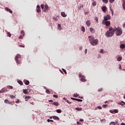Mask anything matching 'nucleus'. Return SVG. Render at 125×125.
I'll use <instances>...</instances> for the list:
<instances>
[{"label":"nucleus","instance_id":"obj_1","mask_svg":"<svg viewBox=\"0 0 125 125\" xmlns=\"http://www.w3.org/2000/svg\"><path fill=\"white\" fill-rule=\"evenodd\" d=\"M114 34H115V31L113 27H109L108 30L105 33V36L106 38H110L111 37H113V36H114Z\"/></svg>","mask_w":125,"mask_h":125},{"label":"nucleus","instance_id":"obj_2","mask_svg":"<svg viewBox=\"0 0 125 125\" xmlns=\"http://www.w3.org/2000/svg\"><path fill=\"white\" fill-rule=\"evenodd\" d=\"M88 39L91 44L94 46L97 45V44H98V42H99L98 40L95 39L94 37L92 36H89Z\"/></svg>","mask_w":125,"mask_h":125},{"label":"nucleus","instance_id":"obj_3","mask_svg":"<svg viewBox=\"0 0 125 125\" xmlns=\"http://www.w3.org/2000/svg\"><path fill=\"white\" fill-rule=\"evenodd\" d=\"M113 30H114V32H115V34L116 36H121L122 34H123V30H122V28L120 27L117 28L115 27Z\"/></svg>","mask_w":125,"mask_h":125},{"label":"nucleus","instance_id":"obj_4","mask_svg":"<svg viewBox=\"0 0 125 125\" xmlns=\"http://www.w3.org/2000/svg\"><path fill=\"white\" fill-rule=\"evenodd\" d=\"M19 59H21V55L19 54H18L15 58V60L17 64H22V62L19 61Z\"/></svg>","mask_w":125,"mask_h":125},{"label":"nucleus","instance_id":"obj_5","mask_svg":"<svg viewBox=\"0 0 125 125\" xmlns=\"http://www.w3.org/2000/svg\"><path fill=\"white\" fill-rule=\"evenodd\" d=\"M102 24L103 25H106V26H110V24H111V23L109 21H103Z\"/></svg>","mask_w":125,"mask_h":125},{"label":"nucleus","instance_id":"obj_6","mask_svg":"<svg viewBox=\"0 0 125 125\" xmlns=\"http://www.w3.org/2000/svg\"><path fill=\"white\" fill-rule=\"evenodd\" d=\"M111 19V16L110 15H107L104 17V20L103 21H108V20H110Z\"/></svg>","mask_w":125,"mask_h":125},{"label":"nucleus","instance_id":"obj_7","mask_svg":"<svg viewBox=\"0 0 125 125\" xmlns=\"http://www.w3.org/2000/svg\"><path fill=\"white\" fill-rule=\"evenodd\" d=\"M48 10H49V8L48 7V5H45L44 6V12H46V11H48Z\"/></svg>","mask_w":125,"mask_h":125},{"label":"nucleus","instance_id":"obj_8","mask_svg":"<svg viewBox=\"0 0 125 125\" xmlns=\"http://www.w3.org/2000/svg\"><path fill=\"white\" fill-rule=\"evenodd\" d=\"M41 6H40V5H37V12L39 13V12H41Z\"/></svg>","mask_w":125,"mask_h":125},{"label":"nucleus","instance_id":"obj_9","mask_svg":"<svg viewBox=\"0 0 125 125\" xmlns=\"http://www.w3.org/2000/svg\"><path fill=\"white\" fill-rule=\"evenodd\" d=\"M5 10H6V11H8V12H10V13L12 14L13 13L12 10H11L10 9L7 7L5 8Z\"/></svg>","mask_w":125,"mask_h":125},{"label":"nucleus","instance_id":"obj_10","mask_svg":"<svg viewBox=\"0 0 125 125\" xmlns=\"http://www.w3.org/2000/svg\"><path fill=\"white\" fill-rule=\"evenodd\" d=\"M4 103L8 104H12V102H9L8 100L5 99L4 100Z\"/></svg>","mask_w":125,"mask_h":125},{"label":"nucleus","instance_id":"obj_11","mask_svg":"<svg viewBox=\"0 0 125 125\" xmlns=\"http://www.w3.org/2000/svg\"><path fill=\"white\" fill-rule=\"evenodd\" d=\"M86 24L87 27H89V26H90V25L91 24V22H90V21L88 20L86 21Z\"/></svg>","mask_w":125,"mask_h":125},{"label":"nucleus","instance_id":"obj_12","mask_svg":"<svg viewBox=\"0 0 125 125\" xmlns=\"http://www.w3.org/2000/svg\"><path fill=\"white\" fill-rule=\"evenodd\" d=\"M107 9V7L106 6H103L102 10L103 11V12H106V10Z\"/></svg>","mask_w":125,"mask_h":125},{"label":"nucleus","instance_id":"obj_13","mask_svg":"<svg viewBox=\"0 0 125 125\" xmlns=\"http://www.w3.org/2000/svg\"><path fill=\"white\" fill-rule=\"evenodd\" d=\"M23 82L25 84H26V85H29V84H30V82L28 80L23 81Z\"/></svg>","mask_w":125,"mask_h":125},{"label":"nucleus","instance_id":"obj_14","mask_svg":"<svg viewBox=\"0 0 125 125\" xmlns=\"http://www.w3.org/2000/svg\"><path fill=\"white\" fill-rule=\"evenodd\" d=\"M51 104H53L55 106H59V103L58 102H54L53 104L51 103Z\"/></svg>","mask_w":125,"mask_h":125},{"label":"nucleus","instance_id":"obj_15","mask_svg":"<svg viewBox=\"0 0 125 125\" xmlns=\"http://www.w3.org/2000/svg\"><path fill=\"white\" fill-rule=\"evenodd\" d=\"M61 15L62 16V17H67V15L65 13V12H62L61 13Z\"/></svg>","mask_w":125,"mask_h":125},{"label":"nucleus","instance_id":"obj_16","mask_svg":"<svg viewBox=\"0 0 125 125\" xmlns=\"http://www.w3.org/2000/svg\"><path fill=\"white\" fill-rule=\"evenodd\" d=\"M25 101H28L29 99H31V96H26L25 97Z\"/></svg>","mask_w":125,"mask_h":125},{"label":"nucleus","instance_id":"obj_17","mask_svg":"<svg viewBox=\"0 0 125 125\" xmlns=\"http://www.w3.org/2000/svg\"><path fill=\"white\" fill-rule=\"evenodd\" d=\"M17 83L21 85H23V82L21 81V80H18Z\"/></svg>","mask_w":125,"mask_h":125},{"label":"nucleus","instance_id":"obj_18","mask_svg":"<svg viewBox=\"0 0 125 125\" xmlns=\"http://www.w3.org/2000/svg\"><path fill=\"white\" fill-rule=\"evenodd\" d=\"M53 119H54V120H57L58 121L60 120L59 117L56 116H53Z\"/></svg>","mask_w":125,"mask_h":125},{"label":"nucleus","instance_id":"obj_19","mask_svg":"<svg viewBox=\"0 0 125 125\" xmlns=\"http://www.w3.org/2000/svg\"><path fill=\"white\" fill-rule=\"evenodd\" d=\"M90 31L92 34V33H94V32H95V30H94V29H93L92 27H91V28H90Z\"/></svg>","mask_w":125,"mask_h":125},{"label":"nucleus","instance_id":"obj_20","mask_svg":"<svg viewBox=\"0 0 125 125\" xmlns=\"http://www.w3.org/2000/svg\"><path fill=\"white\" fill-rule=\"evenodd\" d=\"M57 113H58V114H61V113L62 112V110H61V109H57L56 110Z\"/></svg>","mask_w":125,"mask_h":125},{"label":"nucleus","instance_id":"obj_21","mask_svg":"<svg viewBox=\"0 0 125 125\" xmlns=\"http://www.w3.org/2000/svg\"><path fill=\"white\" fill-rule=\"evenodd\" d=\"M125 48V44H122L121 45H120V48H122L123 49H124V48Z\"/></svg>","mask_w":125,"mask_h":125},{"label":"nucleus","instance_id":"obj_22","mask_svg":"<svg viewBox=\"0 0 125 125\" xmlns=\"http://www.w3.org/2000/svg\"><path fill=\"white\" fill-rule=\"evenodd\" d=\"M75 110H76V111H82V110H83V108L76 107L75 108Z\"/></svg>","mask_w":125,"mask_h":125},{"label":"nucleus","instance_id":"obj_23","mask_svg":"<svg viewBox=\"0 0 125 125\" xmlns=\"http://www.w3.org/2000/svg\"><path fill=\"white\" fill-rule=\"evenodd\" d=\"M23 92L25 94H28V90H27L26 89L23 90Z\"/></svg>","mask_w":125,"mask_h":125},{"label":"nucleus","instance_id":"obj_24","mask_svg":"<svg viewBox=\"0 0 125 125\" xmlns=\"http://www.w3.org/2000/svg\"><path fill=\"white\" fill-rule=\"evenodd\" d=\"M81 30L82 31V32H85V28H84V27H81Z\"/></svg>","mask_w":125,"mask_h":125},{"label":"nucleus","instance_id":"obj_25","mask_svg":"<svg viewBox=\"0 0 125 125\" xmlns=\"http://www.w3.org/2000/svg\"><path fill=\"white\" fill-rule=\"evenodd\" d=\"M45 92L47 94H50V91H49V90H48L47 89H46Z\"/></svg>","mask_w":125,"mask_h":125},{"label":"nucleus","instance_id":"obj_26","mask_svg":"<svg viewBox=\"0 0 125 125\" xmlns=\"http://www.w3.org/2000/svg\"><path fill=\"white\" fill-rule=\"evenodd\" d=\"M123 59V58H122V57H119L117 58V61H122V60Z\"/></svg>","mask_w":125,"mask_h":125},{"label":"nucleus","instance_id":"obj_27","mask_svg":"<svg viewBox=\"0 0 125 125\" xmlns=\"http://www.w3.org/2000/svg\"><path fill=\"white\" fill-rule=\"evenodd\" d=\"M81 82H86V80H85V79L83 78V77H82V78L81 79Z\"/></svg>","mask_w":125,"mask_h":125},{"label":"nucleus","instance_id":"obj_28","mask_svg":"<svg viewBox=\"0 0 125 125\" xmlns=\"http://www.w3.org/2000/svg\"><path fill=\"white\" fill-rule=\"evenodd\" d=\"M95 20L96 23H99V22H98V18H97V17H96L95 18Z\"/></svg>","mask_w":125,"mask_h":125},{"label":"nucleus","instance_id":"obj_29","mask_svg":"<svg viewBox=\"0 0 125 125\" xmlns=\"http://www.w3.org/2000/svg\"><path fill=\"white\" fill-rule=\"evenodd\" d=\"M21 35H23V36H25V32H24L23 30H21Z\"/></svg>","mask_w":125,"mask_h":125},{"label":"nucleus","instance_id":"obj_30","mask_svg":"<svg viewBox=\"0 0 125 125\" xmlns=\"http://www.w3.org/2000/svg\"><path fill=\"white\" fill-rule=\"evenodd\" d=\"M102 1L104 2V3H108V0H102Z\"/></svg>","mask_w":125,"mask_h":125},{"label":"nucleus","instance_id":"obj_31","mask_svg":"<svg viewBox=\"0 0 125 125\" xmlns=\"http://www.w3.org/2000/svg\"><path fill=\"white\" fill-rule=\"evenodd\" d=\"M58 27L59 30H61V24H58Z\"/></svg>","mask_w":125,"mask_h":125},{"label":"nucleus","instance_id":"obj_32","mask_svg":"<svg viewBox=\"0 0 125 125\" xmlns=\"http://www.w3.org/2000/svg\"><path fill=\"white\" fill-rule=\"evenodd\" d=\"M7 35H8V36L9 37V38H11V34L9 32H7Z\"/></svg>","mask_w":125,"mask_h":125},{"label":"nucleus","instance_id":"obj_33","mask_svg":"<svg viewBox=\"0 0 125 125\" xmlns=\"http://www.w3.org/2000/svg\"><path fill=\"white\" fill-rule=\"evenodd\" d=\"M102 90H103V88H100V89H99L98 90V91L99 92H101V91H102Z\"/></svg>","mask_w":125,"mask_h":125},{"label":"nucleus","instance_id":"obj_34","mask_svg":"<svg viewBox=\"0 0 125 125\" xmlns=\"http://www.w3.org/2000/svg\"><path fill=\"white\" fill-rule=\"evenodd\" d=\"M93 6H95L96 5V2L93 1V2L92 3Z\"/></svg>","mask_w":125,"mask_h":125},{"label":"nucleus","instance_id":"obj_35","mask_svg":"<svg viewBox=\"0 0 125 125\" xmlns=\"http://www.w3.org/2000/svg\"><path fill=\"white\" fill-rule=\"evenodd\" d=\"M10 98H11L12 99H14V98H15V96H13V95H10Z\"/></svg>","mask_w":125,"mask_h":125},{"label":"nucleus","instance_id":"obj_36","mask_svg":"<svg viewBox=\"0 0 125 125\" xmlns=\"http://www.w3.org/2000/svg\"><path fill=\"white\" fill-rule=\"evenodd\" d=\"M109 125H115V122H111L110 124Z\"/></svg>","mask_w":125,"mask_h":125},{"label":"nucleus","instance_id":"obj_37","mask_svg":"<svg viewBox=\"0 0 125 125\" xmlns=\"http://www.w3.org/2000/svg\"><path fill=\"white\" fill-rule=\"evenodd\" d=\"M41 7L42 9H43L44 8V5L43 4H41Z\"/></svg>","mask_w":125,"mask_h":125},{"label":"nucleus","instance_id":"obj_38","mask_svg":"<svg viewBox=\"0 0 125 125\" xmlns=\"http://www.w3.org/2000/svg\"><path fill=\"white\" fill-rule=\"evenodd\" d=\"M53 96L55 98H58V96L57 95H53Z\"/></svg>","mask_w":125,"mask_h":125},{"label":"nucleus","instance_id":"obj_39","mask_svg":"<svg viewBox=\"0 0 125 125\" xmlns=\"http://www.w3.org/2000/svg\"><path fill=\"white\" fill-rule=\"evenodd\" d=\"M109 1L110 3H113L115 1V0H109Z\"/></svg>","mask_w":125,"mask_h":125},{"label":"nucleus","instance_id":"obj_40","mask_svg":"<svg viewBox=\"0 0 125 125\" xmlns=\"http://www.w3.org/2000/svg\"><path fill=\"white\" fill-rule=\"evenodd\" d=\"M113 112H114V113H119V111H118V110H117V109H114V110H113Z\"/></svg>","mask_w":125,"mask_h":125},{"label":"nucleus","instance_id":"obj_41","mask_svg":"<svg viewBox=\"0 0 125 125\" xmlns=\"http://www.w3.org/2000/svg\"><path fill=\"white\" fill-rule=\"evenodd\" d=\"M79 78H83V75H82V74L80 73L79 74Z\"/></svg>","mask_w":125,"mask_h":125},{"label":"nucleus","instance_id":"obj_42","mask_svg":"<svg viewBox=\"0 0 125 125\" xmlns=\"http://www.w3.org/2000/svg\"><path fill=\"white\" fill-rule=\"evenodd\" d=\"M1 90L2 91V92H4V91H5V90H6V89L3 88Z\"/></svg>","mask_w":125,"mask_h":125},{"label":"nucleus","instance_id":"obj_43","mask_svg":"<svg viewBox=\"0 0 125 125\" xmlns=\"http://www.w3.org/2000/svg\"><path fill=\"white\" fill-rule=\"evenodd\" d=\"M73 96L75 98H77L78 96H79V95L77 94H74Z\"/></svg>","mask_w":125,"mask_h":125},{"label":"nucleus","instance_id":"obj_44","mask_svg":"<svg viewBox=\"0 0 125 125\" xmlns=\"http://www.w3.org/2000/svg\"><path fill=\"white\" fill-rule=\"evenodd\" d=\"M7 87L10 88V89H12V88H13V87L12 86H8Z\"/></svg>","mask_w":125,"mask_h":125},{"label":"nucleus","instance_id":"obj_45","mask_svg":"<svg viewBox=\"0 0 125 125\" xmlns=\"http://www.w3.org/2000/svg\"><path fill=\"white\" fill-rule=\"evenodd\" d=\"M107 106H108L107 104H104L103 105V108H106V107H107Z\"/></svg>","mask_w":125,"mask_h":125},{"label":"nucleus","instance_id":"obj_46","mask_svg":"<svg viewBox=\"0 0 125 125\" xmlns=\"http://www.w3.org/2000/svg\"><path fill=\"white\" fill-rule=\"evenodd\" d=\"M19 39H20V40H22V39H23V36L21 35L19 37Z\"/></svg>","mask_w":125,"mask_h":125},{"label":"nucleus","instance_id":"obj_47","mask_svg":"<svg viewBox=\"0 0 125 125\" xmlns=\"http://www.w3.org/2000/svg\"><path fill=\"white\" fill-rule=\"evenodd\" d=\"M54 20H55V21H58V19L56 17L53 18Z\"/></svg>","mask_w":125,"mask_h":125},{"label":"nucleus","instance_id":"obj_48","mask_svg":"<svg viewBox=\"0 0 125 125\" xmlns=\"http://www.w3.org/2000/svg\"><path fill=\"white\" fill-rule=\"evenodd\" d=\"M63 72H64V73H65V74H67V71H66V70H65L64 69H62Z\"/></svg>","mask_w":125,"mask_h":125},{"label":"nucleus","instance_id":"obj_49","mask_svg":"<svg viewBox=\"0 0 125 125\" xmlns=\"http://www.w3.org/2000/svg\"><path fill=\"white\" fill-rule=\"evenodd\" d=\"M122 6L123 7V9L125 10V4H123Z\"/></svg>","mask_w":125,"mask_h":125},{"label":"nucleus","instance_id":"obj_50","mask_svg":"<svg viewBox=\"0 0 125 125\" xmlns=\"http://www.w3.org/2000/svg\"><path fill=\"white\" fill-rule=\"evenodd\" d=\"M97 108H98V109H99L100 110L102 109V107H101V106H98L97 107Z\"/></svg>","mask_w":125,"mask_h":125},{"label":"nucleus","instance_id":"obj_51","mask_svg":"<svg viewBox=\"0 0 125 125\" xmlns=\"http://www.w3.org/2000/svg\"><path fill=\"white\" fill-rule=\"evenodd\" d=\"M103 51H104L103 49H102L100 50V53H104Z\"/></svg>","mask_w":125,"mask_h":125},{"label":"nucleus","instance_id":"obj_52","mask_svg":"<svg viewBox=\"0 0 125 125\" xmlns=\"http://www.w3.org/2000/svg\"><path fill=\"white\" fill-rule=\"evenodd\" d=\"M20 47H25L24 45H19Z\"/></svg>","mask_w":125,"mask_h":125},{"label":"nucleus","instance_id":"obj_53","mask_svg":"<svg viewBox=\"0 0 125 125\" xmlns=\"http://www.w3.org/2000/svg\"><path fill=\"white\" fill-rule=\"evenodd\" d=\"M114 123H115V125H118V124H119V122H118V121H115Z\"/></svg>","mask_w":125,"mask_h":125},{"label":"nucleus","instance_id":"obj_54","mask_svg":"<svg viewBox=\"0 0 125 125\" xmlns=\"http://www.w3.org/2000/svg\"><path fill=\"white\" fill-rule=\"evenodd\" d=\"M118 105H121L122 106H124V104H123L121 103H118Z\"/></svg>","mask_w":125,"mask_h":125},{"label":"nucleus","instance_id":"obj_55","mask_svg":"<svg viewBox=\"0 0 125 125\" xmlns=\"http://www.w3.org/2000/svg\"><path fill=\"white\" fill-rule=\"evenodd\" d=\"M78 102H83V100L78 99Z\"/></svg>","mask_w":125,"mask_h":125},{"label":"nucleus","instance_id":"obj_56","mask_svg":"<svg viewBox=\"0 0 125 125\" xmlns=\"http://www.w3.org/2000/svg\"><path fill=\"white\" fill-rule=\"evenodd\" d=\"M87 53V49H85V54H86Z\"/></svg>","mask_w":125,"mask_h":125},{"label":"nucleus","instance_id":"obj_57","mask_svg":"<svg viewBox=\"0 0 125 125\" xmlns=\"http://www.w3.org/2000/svg\"><path fill=\"white\" fill-rule=\"evenodd\" d=\"M67 103H68L69 104H71V103H72V102H70V101H67Z\"/></svg>","mask_w":125,"mask_h":125},{"label":"nucleus","instance_id":"obj_58","mask_svg":"<svg viewBox=\"0 0 125 125\" xmlns=\"http://www.w3.org/2000/svg\"><path fill=\"white\" fill-rule=\"evenodd\" d=\"M79 49H80V50H82V49H83V47L80 46V47H79Z\"/></svg>","mask_w":125,"mask_h":125},{"label":"nucleus","instance_id":"obj_59","mask_svg":"<svg viewBox=\"0 0 125 125\" xmlns=\"http://www.w3.org/2000/svg\"><path fill=\"white\" fill-rule=\"evenodd\" d=\"M71 99H72V100H76V98H71Z\"/></svg>","mask_w":125,"mask_h":125},{"label":"nucleus","instance_id":"obj_60","mask_svg":"<svg viewBox=\"0 0 125 125\" xmlns=\"http://www.w3.org/2000/svg\"><path fill=\"white\" fill-rule=\"evenodd\" d=\"M31 104H32V105H35V103L32 102V103H30Z\"/></svg>","mask_w":125,"mask_h":125},{"label":"nucleus","instance_id":"obj_61","mask_svg":"<svg viewBox=\"0 0 125 125\" xmlns=\"http://www.w3.org/2000/svg\"><path fill=\"white\" fill-rule=\"evenodd\" d=\"M77 125H81V123H80V122H77Z\"/></svg>","mask_w":125,"mask_h":125},{"label":"nucleus","instance_id":"obj_62","mask_svg":"<svg viewBox=\"0 0 125 125\" xmlns=\"http://www.w3.org/2000/svg\"><path fill=\"white\" fill-rule=\"evenodd\" d=\"M123 4H125V0H123Z\"/></svg>","mask_w":125,"mask_h":125},{"label":"nucleus","instance_id":"obj_63","mask_svg":"<svg viewBox=\"0 0 125 125\" xmlns=\"http://www.w3.org/2000/svg\"><path fill=\"white\" fill-rule=\"evenodd\" d=\"M80 122H83V119H80Z\"/></svg>","mask_w":125,"mask_h":125},{"label":"nucleus","instance_id":"obj_64","mask_svg":"<svg viewBox=\"0 0 125 125\" xmlns=\"http://www.w3.org/2000/svg\"><path fill=\"white\" fill-rule=\"evenodd\" d=\"M121 125H125V123H122V124H121Z\"/></svg>","mask_w":125,"mask_h":125}]
</instances>
